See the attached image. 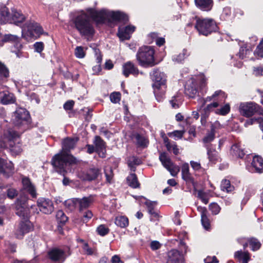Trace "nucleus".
<instances>
[{"label":"nucleus","instance_id":"obj_33","mask_svg":"<svg viewBox=\"0 0 263 263\" xmlns=\"http://www.w3.org/2000/svg\"><path fill=\"white\" fill-rule=\"evenodd\" d=\"M128 185L132 188L139 187L140 183L135 174H130L126 178Z\"/></svg>","mask_w":263,"mask_h":263},{"label":"nucleus","instance_id":"obj_16","mask_svg":"<svg viewBox=\"0 0 263 263\" xmlns=\"http://www.w3.org/2000/svg\"><path fill=\"white\" fill-rule=\"evenodd\" d=\"M23 190L28 193L32 198L36 197V192L35 186L32 184L30 179L27 177H23L22 179Z\"/></svg>","mask_w":263,"mask_h":263},{"label":"nucleus","instance_id":"obj_62","mask_svg":"<svg viewBox=\"0 0 263 263\" xmlns=\"http://www.w3.org/2000/svg\"><path fill=\"white\" fill-rule=\"evenodd\" d=\"M250 52L251 51L249 49H247L246 47H241L239 49V52L237 55L239 56V58L243 59L246 58L247 55L249 54Z\"/></svg>","mask_w":263,"mask_h":263},{"label":"nucleus","instance_id":"obj_49","mask_svg":"<svg viewBox=\"0 0 263 263\" xmlns=\"http://www.w3.org/2000/svg\"><path fill=\"white\" fill-rule=\"evenodd\" d=\"M218 106V103L217 102H213L208 105H206L204 108L203 111L204 112V116H208L210 112L213 110V109Z\"/></svg>","mask_w":263,"mask_h":263},{"label":"nucleus","instance_id":"obj_9","mask_svg":"<svg viewBox=\"0 0 263 263\" xmlns=\"http://www.w3.org/2000/svg\"><path fill=\"white\" fill-rule=\"evenodd\" d=\"M179 247L180 251L176 249H172L168 252L166 263H183L184 262L183 253H186L187 246L183 240H180Z\"/></svg>","mask_w":263,"mask_h":263},{"label":"nucleus","instance_id":"obj_25","mask_svg":"<svg viewBox=\"0 0 263 263\" xmlns=\"http://www.w3.org/2000/svg\"><path fill=\"white\" fill-rule=\"evenodd\" d=\"M11 20L9 23L17 24L23 22L25 20V17L21 11L17 10L15 8H13L11 10Z\"/></svg>","mask_w":263,"mask_h":263},{"label":"nucleus","instance_id":"obj_3","mask_svg":"<svg viewBox=\"0 0 263 263\" xmlns=\"http://www.w3.org/2000/svg\"><path fill=\"white\" fill-rule=\"evenodd\" d=\"M87 12L95 21L100 23H103L106 20L120 21L124 22L128 20L126 14L120 11H110L107 10L97 11L93 9H88Z\"/></svg>","mask_w":263,"mask_h":263},{"label":"nucleus","instance_id":"obj_64","mask_svg":"<svg viewBox=\"0 0 263 263\" xmlns=\"http://www.w3.org/2000/svg\"><path fill=\"white\" fill-rule=\"evenodd\" d=\"M231 15V9L229 7H226L223 8L222 13L221 14V17L224 20H228Z\"/></svg>","mask_w":263,"mask_h":263},{"label":"nucleus","instance_id":"obj_52","mask_svg":"<svg viewBox=\"0 0 263 263\" xmlns=\"http://www.w3.org/2000/svg\"><path fill=\"white\" fill-rule=\"evenodd\" d=\"M53 170L59 174L65 176L67 173L66 167L68 165H53Z\"/></svg>","mask_w":263,"mask_h":263},{"label":"nucleus","instance_id":"obj_6","mask_svg":"<svg viewBox=\"0 0 263 263\" xmlns=\"http://www.w3.org/2000/svg\"><path fill=\"white\" fill-rule=\"evenodd\" d=\"M12 122L15 126L20 129V131L16 132L19 134V137L26 129H27L30 124V115L29 112L25 108H19L13 113L12 118Z\"/></svg>","mask_w":263,"mask_h":263},{"label":"nucleus","instance_id":"obj_31","mask_svg":"<svg viewBox=\"0 0 263 263\" xmlns=\"http://www.w3.org/2000/svg\"><path fill=\"white\" fill-rule=\"evenodd\" d=\"M231 154L240 158H242L245 154L239 143L234 144L232 146Z\"/></svg>","mask_w":263,"mask_h":263},{"label":"nucleus","instance_id":"obj_40","mask_svg":"<svg viewBox=\"0 0 263 263\" xmlns=\"http://www.w3.org/2000/svg\"><path fill=\"white\" fill-rule=\"evenodd\" d=\"M137 144L142 147H145L147 146L148 141L144 137L139 134H137L135 136Z\"/></svg>","mask_w":263,"mask_h":263},{"label":"nucleus","instance_id":"obj_32","mask_svg":"<svg viewBox=\"0 0 263 263\" xmlns=\"http://www.w3.org/2000/svg\"><path fill=\"white\" fill-rule=\"evenodd\" d=\"M34 32L38 35H41L43 33V29L41 26L35 23H29L28 26V31L29 32L30 35H32V31Z\"/></svg>","mask_w":263,"mask_h":263},{"label":"nucleus","instance_id":"obj_63","mask_svg":"<svg viewBox=\"0 0 263 263\" xmlns=\"http://www.w3.org/2000/svg\"><path fill=\"white\" fill-rule=\"evenodd\" d=\"M184 133V130H175L168 134L170 137H173L175 140L181 139Z\"/></svg>","mask_w":263,"mask_h":263},{"label":"nucleus","instance_id":"obj_27","mask_svg":"<svg viewBox=\"0 0 263 263\" xmlns=\"http://www.w3.org/2000/svg\"><path fill=\"white\" fill-rule=\"evenodd\" d=\"M234 257L240 263H248L250 259V253L248 251H238L234 254Z\"/></svg>","mask_w":263,"mask_h":263},{"label":"nucleus","instance_id":"obj_36","mask_svg":"<svg viewBox=\"0 0 263 263\" xmlns=\"http://www.w3.org/2000/svg\"><path fill=\"white\" fill-rule=\"evenodd\" d=\"M31 229V224L29 220L22 221L20 223L19 230L23 235L25 233H28Z\"/></svg>","mask_w":263,"mask_h":263},{"label":"nucleus","instance_id":"obj_47","mask_svg":"<svg viewBox=\"0 0 263 263\" xmlns=\"http://www.w3.org/2000/svg\"><path fill=\"white\" fill-rule=\"evenodd\" d=\"M14 43V49H12V52L15 53L17 58H20L23 57L22 53L21 52V50L22 48V45L18 42V40Z\"/></svg>","mask_w":263,"mask_h":263},{"label":"nucleus","instance_id":"obj_34","mask_svg":"<svg viewBox=\"0 0 263 263\" xmlns=\"http://www.w3.org/2000/svg\"><path fill=\"white\" fill-rule=\"evenodd\" d=\"M183 101L182 96L180 93H177L173 96L170 100V103L174 108H178L181 104Z\"/></svg>","mask_w":263,"mask_h":263},{"label":"nucleus","instance_id":"obj_14","mask_svg":"<svg viewBox=\"0 0 263 263\" xmlns=\"http://www.w3.org/2000/svg\"><path fill=\"white\" fill-rule=\"evenodd\" d=\"M70 254L69 250L67 254L65 251L58 248H54L48 253V256L52 261L61 262H63Z\"/></svg>","mask_w":263,"mask_h":263},{"label":"nucleus","instance_id":"obj_20","mask_svg":"<svg viewBox=\"0 0 263 263\" xmlns=\"http://www.w3.org/2000/svg\"><path fill=\"white\" fill-rule=\"evenodd\" d=\"M15 98L12 93L7 90L0 92V103L8 105L15 103Z\"/></svg>","mask_w":263,"mask_h":263},{"label":"nucleus","instance_id":"obj_41","mask_svg":"<svg viewBox=\"0 0 263 263\" xmlns=\"http://www.w3.org/2000/svg\"><path fill=\"white\" fill-rule=\"evenodd\" d=\"M230 111V105L229 103L225 104L221 106L219 108H217L215 110V113L218 115L225 116L227 115Z\"/></svg>","mask_w":263,"mask_h":263},{"label":"nucleus","instance_id":"obj_28","mask_svg":"<svg viewBox=\"0 0 263 263\" xmlns=\"http://www.w3.org/2000/svg\"><path fill=\"white\" fill-rule=\"evenodd\" d=\"M153 86L154 88V93L157 100L158 102L162 101L165 97L166 86L162 85Z\"/></svg>","mask_w":263,"mask_h":263},{"label":"nucleus","instance_id":"obj_24","mask_svg":"<svg viewBox=\"0 0 263 263\" xmlns=\"http://www.w3.org/2000/svg\"><path fill=\"white\" fill-rule=\"evenodd\" d=\"M195 3L197 8L204 11L211 10L213 6V0H195Z\"/></svg>","mask_w":263,"mask_h":263},{"label":"nucleus","instance_id":"obj_17","mask_svg":"<svg viewBox=\"0 0 263 263\" xmlns=\"http://www.w3.org/2000/svg\"><path fill=\"white\" fill-rule=\"evenodd\" d=\"M135 30L134 26L128 25L126 27H120L118 30V35L122 40H128L130 37V35Z\"/></svg>","mask_w":263,"mask_h":263},{"label":"nucleus","instance_id":"obj_29","mask_svg":"<svg viewBox=\"0 0 263 263\" xmlns=\"http://www.w3.org/2000/svg\"><path fill=\"white\" fill-rule=\"evenodd\" d=\"M11 14L7 7L5 6H0V20L2 23H9L11 20Z\"/></svg>","mask_w":263,"mask_h":263},{"label":"nucleus","instance_id":"obj_5","mask_svg":"<svg viewBox=\"0 0 263 263\" xmlns=\"http://www.w3.org/2000/svg\"><path fill=\"white\" fill-rule=\"evenodd\" d=\"M154 53V49L152 46H144L140 47L136 54L139 64L144 67L154 66L156 64Z\"/></svg>","mask_w":263,"mask_h":263},{"label":"nucleus","instance_id":"obj_26","mask_svg":"<svg viewBox=\"0 0 263 263\" xmlns=\"http://www.w3.org/2000/svg\"><path fill=\"white\" fill-rule=\"evenodd\" d=\"M78 199V205L79 207L80 212H82L85 209H87L92 203L93 199L92 195H90L89 197H83L82 199Z\"/></svg>","mask_w":263,"mask_h":263},{"label":"nucleus","instance_id":"obj_35","mask_svg":"<svg viewBox=\"0 0 263 263\" xmlns=\"http://www.w3.org/2000/svg\"><path fill=\"white\" fill-rule=\"evenodd\" d=\"M115 224L122 228H126L128 225V219L126 216H118L115 219Z\"/></svg>","mask_w":263,"mask_h":263},{"label":"nucleus","instance_id":"obj_2","mask_svg":"<svg viewBox=\"0 0 263 263\" xmlns=\"http://www.w3.org/2000/svg\"><path fill=\"white\" fill-rule=\"evenodd\" d=\"M9 148L12 154L18 155L22 152L19 142V134L13 128L5 130L0 138V148Z\"/></svg>","mask_w":263,"mask_h":263},{"label":"nucleus","instance_id":"obj_46","mask_svg":"<svg viewBox=\"0 0 263 263\" xmlns=\"http://www.w3.org/2000/svg\"><path fill=\"white\" fill-rule=\"evenodd\" d=\"M164 166L174 177L177 176L180 171V167L178 165H164Z\"/></svg>","mask_w":263,"mask_h":263},{"label":"nucleus","instance_id":"obj_44","mask_svg":"<svg viewBox=\"0 0 263 263\" xmlns=\"http://www.w3.org/2000/svg\"><path fill=\"white\" fill-rule=\"evenodd\" d=\"M104 173L108 182L110 183L114 177L113 170L110 165H106L104 167Z\"/></svg>","mask_w":263,"mask_h":263},{"label":"nucleus","instance_id":"obj_13","mask_svg":"<svg viewBox=\"0 0 263 263\" xmlns=\"http://www.w3.org/2000/svg\"><path fill=\"white\" fill-rule=\"evenodd\" d=\"M37 205L40 211L45 214H50L54 210L52 201L47 198H39L37 201Z\"/></svg>","mask_w":263,"mask_h":263},{"label":"nucleus","instance_id":"obj_4","mask_svg":"<svg viewBox=\"0 0 263 263\" xmlns=\"http://www.w3.org/2000/svg\"><path fill=\"white\" fill-rule=\"evenodd\" d=\"M74 24L76 29L82 35L91 36L95 33L92 23L85 12H82L74 18Z\"/></svg>","mask_w":263,"mask_h":263},{"label":"nucleus","instance_id":"obj_30","mask_svg":"<svg viewBox=\"0 0 263 263\" xmlns=\"http://www.w3.org/2000/svg\"><path fill=\"white\" fill-rule=\"evenodd\" d=\"M190 55V52L186 49H183L181 52L172 57V60L177 63H181Z\"/></svg>","mask_w":263,"mask_h":263},{"label":"nucleus","instance_id":"obj_19","mask_svg":"<svg viewBox=\"0 0 263 263\" xmlns=\"http://www.w3.org/2000/svg\"><path fill=\"white\" fill-rule=\"evenodd\" d=\"M93 143L95 145L96 151L100 157H105L106 146L105 142L100 137L97 136L95 138Z\"/></svg>","mask_w":263,"mask_h":263},{"label":"nucleus","instance_id":"obj_21","mask_svg":"<svg viewBox=\"0 0 263 263\" xmlns=\"http://www.w3.org/2000/svg\"><path fill=\"white\" fill-rule=\"evenodd\" d=\"M100 174V170L93 167L90 168L86 173H83L80 177L83 180L92 181L97 178Z\"/></svg>","mask_w":263,"mask_h":263},{"label":"nucleus","instance_id":"obj_50","mask_svg":"<svg viewBox=\"0 0 263 263\" xmlns=\"http://www.w3.org/2000/svg\"><path fill=\"white\" fill-rule=\"evenodd\" d=\"M254 54L257 59L263 58V39L257 46L254 51Z\"/></svg>","mask_w":263,"mask_h":263},{"label":"nucleus","instance_id":"obj_57","mask_svg":"<svg viewBox=\"0 0 263 263\" xmlns=\"http://www.w3.org/2000/svg\"><path fill=\"white\" fill-rule=\"evenodd\" d=\"M197 197L201 199L204 204H206L209 202V198L207 194L202 190H199L198 191Z\"/></svg>","mask_w":263,"mask_h":263},{"label":"nucleus","instance_id":"obj_38","mask_svg":"<svg viewBox=\"0 0 263 263\" xmlns=\"http://www.w3.org/2000/svg\"><path fill=\"white\" fill-rule=\"evenodd\" d=\"M248 241L252 251H257L260 249L261 243L255 238H250L248 239Z\"/></svg>","mask_w":263,"mask_h":263},{"label":"nucleus","instance_id":"obj_11","mask_svg":"<svg viewBox=\"0 0 263 263\" xmlns=\"http://www.w3.org/2000/svg\"><path fill=\"white\" fill-rule=\"evenodd\" d=\"M27 198L22 197L18 198L15 202V214L23 220H29L30 217V209L27 204Z\"/></svg>","mask_w":263,"mask_h":263},{"label":"nucleus","instance_id":"obj_1","mask_svg":"<svg viewBox=\"0 0 263 263\" xmlns=\"http://www.w3.org/2000/svg\"><path fill=\"white\" fill-rule=\"evenodd\" d=\"M75 144L76 141L74 139H65L62 143V150L52 157L51 164H76L80 163L76 158L66 153V151L73 148Z\"/></svg>","mask_w":263,"mask_h":263},{"label":"nucleus","instance_id":"obj_56","mask_svg":"<svg viewBox=\"0 0 263 263\" xmlns=\"http://www.w3.org/2000/svg\"><path fill=\"white\" fill-rule=\"evenodd\" d=\"M159 159L162 164H173L171 159L165 153H161L159 156Z\"/></svg>","mask_w":263,"mask_h":263},{"label":"nucleus","instance_id":"obj_42","mask_svg":"<svg viewBox=\"0 0 263 263\" xmlns=\"http://www.w3.org/2000/svg\"><path fill=\"white\" fill-rule=\"evenodd\" d=\"M56 218L59 223L64 224L68 220V217L66 216L63 211L59 210L56 214Z\"/></svg>","mask_w":263,"mask_h":263},{"label":"nucleus","instance_id":"obj_54","mask_svg":"<svg viewBox=\"0 0 263 263\" xmlns=\"http://www.w3.org/2000/svg\"><path fill=\"white\" fill-rule=\"evenodd\" d=\"M0 75L4 78H8L9 76L8 69L2 62L0 61Z\"/></svg>","mask_w":263,"mask_h":263},{"label":"nucleus","instance_id":"obj_61","mask_svg":"<svg viewBox=\"0 0 263 263\" xmlns=\"http://www.w3.org/2000/svg\"><path fill=\"white\" fill-rule=\"evenodd\" d=\"M215 135L211 130L208 131L205 136L203 139L204 143H209L212 142L215 138Z\"/></svg>","mask_w":263,"mask_h":263},{"label":"nucleus","instance_id":"obj_37","mask_svg":"<svg viewBox=\"0 0 263 263\" xmlns=\"http://www.w3.org/2000/svg\"><path fill=\"white\" fill-rule=\"evenodd\" d=\"M220 187L222 191H226L227 193L231 192L234 189V187L231 184L230 181L227 179L222 180Z\"/></svg>","mask_w":263,"mask_h":263},{"label":"nucleus","instance_id":"obj_58","mask_svg":"<svg viewBox=\"0 0 263 263\" xmlns=\"http://www.w3.org/2000/svg\"><path fill=\"white\" fill-rule=\"evenodd\" d=\"M82 214V220L84 222L86 223L89 219L92 217V213L91 211L87 210L86 211L81 212Z\"/></svg>","mask_w":263,"mask_h":263},{"label":"nucleus","instance_id":"obj_23","mask_svg":"<svg viewBox=\"0 0 263 263\" xmlns=\"http://www.w3.org/2000/svg\"><path fill=\"white\" fill-rule=\"evenodd\" d=\"M182 178L186 182L187 184H192L195 188L196 183L195 182L194 178L189 172V165H182Z\"/></svg>","mask_w":263,"mask_h":263},{"label":"nucleus","instance_id":"obj_45","mask_svg":"<svg viewBox=\"0 0 263 263\" xmlns=\"http://www.w3.org/2000/svg\"><path fill=\"white\" fill-rule=\"evenodd\" d=\"M208 155L209 160L211 163H216L218 162L219 157L218 156V153L216 151L211 149L208 150Z\"/></svg>","mask_w":263,"mask_h":263},{"label":"nucleus","instance_id":"obj_10","mask_svg":"<svg viewBox=\"0 0 263 263\" xmlns=\"http://www.w3.org/2000/svg\"><path fill=\"white\" fill-rule=\"evenodd\" d=\"M239 110L240 114L246 117H250L254 115L256 112L262 115V108L259 105L253 102L241 103Z\"/></svg>","mask_w":263,"mask_h":263},{"label":"nucleus","instance_id":"obj_55","mask_svg":"<svg viewBox=\"0 0 263 263\" xmlns=\"http://www.w3.org/2000/svg\"><path fill=\"white\" fill-rule=\"evenodd\" d=\"M220 209V206L216 203L213 202L209 205V210L214 215L218 214L219 213Z\"/></svg>","mask_w":263,"mask_h":263},{"label":"nucleus","instance_id":"obj_53","mask_svg":"<svg viewBox=\"0 0 263 263\" xmlns=\"http://www.w3.org/2000/svg\"><path fill=\"white\" fill-rule=\"evenodd\" d=\"M97 231L98 234H99L101 236H103L107 235L109 233V229L107 227H106L105 225L101 224V225H100L97 228Z\"/></svg>","mask_w":263,"mask_h":263},{"label":"nucleus","instance_id":"obj_51","mask_svg":"<svg viewBox=\"0 0 263 263\" xmlns=\"http://www.w3.org/2000/svg\"><path fill=\"white\" fill-rule=\"evenodd\" d=\"M222 127V125L219 123V122L216 121L214 122L211 123L210 126V130L215 135Z\"/></svg>","mask_w":263,"mask_h":263},{"label":"nucleus","instance_id":"obj_12","mask_svg":"<svg viewBox=\"0 0 263 263\" xmlns=\"http://www.w3.org/2000/svg\"><path fill=\"white\" fill-rule=\"evenodd\" d=\"M227 95L225 92L221 90H217L211 96L206 97V98H200L198 99L199 104L201 105L200 107V110L207 102L213 101V102H217L218 103V105L224 102Z\"/></svg>","mask_w":263,"mask_h":263},{"label":"nucleus","instance_id":"obj_8","mask_svg":"<svg viewBox=\"0 0 263 263\" xmlns=\"http://www.w3.org/2000/svg\"><path fill=\"white\" fill-rule=\"evenodd\" d=\"M200 34L208 36L213 32L218 30V26L212 18H197L195 26Z\"/></svg>","mask_w":263,"mask_h":263},{"label":"nucleus","instance_id":"obj_18","mask_svg":"<svg viewBox=\"0 0 263 263\" xmlns=\"http://www.w3.org/2000/svg\"><path fill=\"white\" fill-rule=\"evenodd\" d=\"M123 74L126 77H128L129 74H133L135 76L139 73L138 68L130 61L125 63L122 66Z\"/></svg>","mask_w":263,"mask_h":263},{"label":"nucleus","instance_id":"obj_39","mask_svg":"<svg viewBox=\"0 0 263 263\" xmlns=\"http://www.w3.org/2000/svg\"><path fill=\"white\" fill-rule=\"evenodd\" d=\"M164 142L167 149L168 151L173 152V153L175 155H177L179 153V149L175 143H172L170 142L167 138L164 139Z\"/></svg>","mask_w":263,"mask_h":263},{"label":"nucleus","instance_id":"obj_59","mask_svg":"<svg viewBox=\"0 0 263 263\" xmlns=\"http://www.w3.org/2000/svg\"><path fill=\"white\" fill-rule=\"evenodd\" d=\"M247 169L250 172L261 173L263 172V165H248Z\"/></svg>","mask_w":263,"mask_h":263},{"label":"nucleus","instance_id":"obj_15","mask_svg":"<svg viewBox=\"0 0 263 263\" xmlns=\"http://www.w3.org/2000/svg\"><path fill=\"white\" fill-rule=\"evenodd\" d=\"M151 76L154 81L153 86H166V76L163 72L158 69H154L151 73Z\"/></svg>","mask_w":263,"mask_h":263},{"label":"nucleus","instance_id":"obj_48","mask_svg":"<svg viewBox=\"0 0 263 263\" xmlns=\"http://www.w3.org/2000/svg\"><path fill=\"white\" fill-rule=\"evenodd\" d=\"M247 158L252 160L251 164H263V158L259 155H248Z\"/></svg>","mask_w":263,"mask_h":263},{"label":"nucleus","instance_id":"obj_7","mask_svg":"<svg viewBox=\"0 0 263 263\" xmlns=\"http://www.w3.org/2000/svg\"><path fill=\"white\" fill-rule=\"evenodd\" d=\"M197 85H199L200 90L203 91L206 85L204 76L200 75L190 79L185 86V93L190 98H195L198 93Z\"/></svg>","mask_w":263,"mask_h":263},{"label":"nucleus","instance_id":"obj_43","mask_svg":"<svg viewBox=\"0 0 263 263\" xmlns=\"http://www.w3.org/2000/svg\"><path fill=\"white\" fill-rule=\"evenodd\" d=\"M65 206L70 211H73L78 205V199H68L65 201Z\"/></svg>","mask_w":263,"mask_h":263},{"label":"nucleus","instance_id":"obj_60","mask_svg":"<svg viewBox=\"0 0 263 263\" xmlns=\"http://www.w3.org/2000/svg\"><path fill=\"white\" fill-rule=\"evenodd\" d=\"M74 54L76 57L79 59L83 58L85 55L84 49L81 46H78L76 47L75 49Z\"/></svg>","mask_w":263,"mask_h":263},{"label":"nucleus","instance_id":"obj_22","mask_svg":"<svg viewBox=\"0 0 263 263\" xmlns=\"http://www.w3.org/2000/svg\"><path fill=\"white\" fill-rule=\"evenodd\" d=\"M197 210L201 214V221L204 228L208 230L210 227V221L208 217V211L206 208L199 206Z\"/></svg>","mask_w":263,"mask_h":263}]
</instances>
